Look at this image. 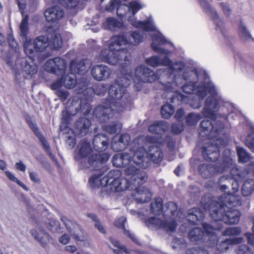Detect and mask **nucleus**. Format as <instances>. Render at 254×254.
Returning a JSON list of instances; mask_svg holds the SVG:
<instances>
[{
  "label": "nucleus",
  "instance_id": "f257e3e1",
  "mask_svg": "<svg viewBox=\"0 0 254 254\" xmlns=\"http://www.w3.org/2000/svg\"><path fill=\"white\" fill-rule=\"evenodd\" d=\"M29 16L25 15L22 18L19 26V35L24 43V50L25 54L28 56V59H23L21 62V69L24 74L23 76L25 79H30L36 74L38 71V66L34 63V59L32 58L34 51L42 52L49 47L50 35L48 34L45 35H40L37 37L33 41L31 39H28L27 36L29 33Z\"/></svg>",
  "mask_w": 254,
  "mask_h": 254
},
{
  "label": "nucleus",
  "instance_id": "f03ea898",
  "mask_svg": "<svg viewBox=\"0 0 254 254\" xmlns=\"http://www.w3.org/2000/svg\"><path fill=\"white\" fill-rule=\"evenodd\" d=\"M209 120L202 121L198 128L199 134L202 137L211 138V141L205 143L201 147L203 158L214 161L220 155V149L227 145L226 141L220 135L223 133L225 125L221 121Z\"/></svg>",
  "mask_w": 254,
  "mask_h": 254
},
{
  "label": "nucleus",
  "instance_id": "7ed1b4c3",
  "mask_svg": "<svg viewBox=\"0 0 254 254\" xmlns=\"http://www.w3.org/2000/svg\"><path fill=\"white\" fill-rule=\"evenodd\" d=\"M143 40V36L137 31H133L129 35L128 40L126 35H117L111 38L109 49H102L99 56L101 60L111 65L126 64L130 56L128 50L121 48L122 45L131 44L137 45Z\"/></svg>",
  "mask_w": 254,
  "mask_h": 254
},
{
  "label": "nucleus",
  "instance_id": "20e7f679",
  "mask_svg": "<svg viewBox=\"0 0 254 254\" xmlns=\"http://www.w3.org/2000/svg\"><path fill=\"white\" fill-rule=\"evenodd\" d=\"M200 203L204 211L209 212L210 217L214 221V225L221 227V229L222 222L228 225H234L240 221L241 213L239 210L232 208L226 210L218 201L214 200L208 194L202 197Z\"/></svg>",
  "mask_w": 254,
  "mask_h": 254
},
{
  "label": "nucleus",
  "instance_id": "39448f33",
  "mask_svg": "<svg viewBox=\"0 0 254 254\" xmlns=\"http://www.w3.org/2000/svg\"><path fill=\"white\" fill-rule=\"evenodd\" d=\"M130 79L126 76L121 77L120 80L112 84L108 90L110 101L109 107L100 105L95 108L93 116L100 123L107 122L113 116L112 104H117L126 94L127 88L131 84Z\"/></svg>",
  "mask_w": 254,
  "mask_h": 254
},
{
  "label": "nucleus",
  "instance_id": "423d86ee",
  "mask_svg": "<svg viewBox=\"0 0 254 254\" xmlns=\"http://www.w3.org/2000/svg\"><path fill=\"white\" fill-rule=\"evenodd\" d=\"M92 152L90 142L87 139L83 138L79 141L74 159L78 162L80 169L93 167L94 170H99V168L105 164L110 157V155L107 153L92 154Z\"/></svg>",
  "mask_w": 254,
  "mask_h": 254
},
{
  "label": "nucleus",
  "instance_id": "0eeeda50",
  "mask_svg": "<svg viewBox=\"0 0 254 254\" xmlns=\"http://www.w3.org/2000/svg\"><path fill=\"white\" fill-rule=\"evenodd\" d=\"M129 150L133 152L131 157L127 153H119L115 154L112 159L114 166L118 168H125V172L127 176H131L138 172H141L132 163L138 166L141 165L144 160L145 149L144 147L138 146L136 148L132 147Z\"/></svg>",
  "mask_w": 254,
  "mask_h": 254
},
{
  "label": "nucleus",
  "instance_id": "6e6552de",
  "mask_svg": "<svg viewBox=\"0 0 254 254\" xmlns=\"http://www.w3.org/2000/svg\"><path fill=\"white\" fill-rule=\"evenodd\" d=\"M219 157L220 156L217 160L213 161H217L215 165L205 163L200 164L198 168L199 174L204 178H211L216 175L226 172L232 167V158L231 157L230 150L225 149L220 160H219Z\"/></svg>",
  "mask_w": 254,
  "mask_h": 254
},
{
  "label": "nucleus",
  "instance_id": "1a4fd4ad",
  "mask_svg": "<svg viewBox=\"0 0 254 254\" xmlns=\"http://www.w3.org/2000/svg\"><path fill=\"white\" fill-rule=\"evenodd\" d=\"M204 230L198 227L192 228L189 233L188 236L191 242L205 243L208 248H213L217 241L216 231L221 230L220 227H214L208 223H203Z\"/></svg>",
  "mask_w": 254,
  "mask_h": 254
},
{
  "label": "nucleus",
  "instance_id": "9d476101",
  "mask_svg": "<svg viewBox=\"0 0 254 254\" xmlns=\"http://www.w3.org/2000/svg\"><path fill=\"white\" fill-rule=\"evenodd\" d=\"M147 179V174L144 171L138 172L131 177V190H135L132 195L137 203L148 202L152 198V194L149 190L142 186Z\"/></svg>",
  "mask_w": 254,
  "mask_h": 254
},
{
  "label": "nucleus",
  "instance_id": "9b49d317",
  "mask_svg": "<svg viewBox=\"0 0 254 254\" xmlns=\"http://www.w3.org/2000/svg\"><path fill=\"white\" fill-rule=\"evenodd\" d=\"M197 78L196 73L192 71L185 70L182 75L175 74L174 76L172 84H175L176 86L182 87L185 93L191 94L196 90L197 81L195 80Z\"/></svg>",
  "mask_w": 254,
  "mask_h": 254
},
{
  "label": "nucleus",
  "instance_id": "f8f14e48",
  "mask_svg": "<svg viewBox=\"0 0 254 254\" xmlns=\"http://www.w3.org/2000/svg\"><path fill=\"white\" fill-rule=\"evenodd\" d=\"M157 79L156 74L144 65L137 66L134 70V75L132 77L134 86L137 91H140L144 83H152Z\"/></svg>",
  "mask_w": 254,
  "mask_h": 254
},
{
  "label": "nucleus",
  "instance_id": "ddd939ff",
  "mask_svg": "<svg viewBox=\"0 0 254 254\" xmlns=\"http://www.w3.org/2000/svg\"><path fill=\"white\" fill-rule=\"evenodd\" d=\"M216 95L217 94L211 95L206 98L202 111L203 115L211 120L216 119V113L220 108V100L216 97Z\"/></svg>",
  "mask_w": 254,
  "mask_h": 254
},
{
  "label": "nucleus",
  "instance_id": "4468645a",
  "mask_svg": "<svg viewBox=\"0 0 254 254\" xmlns=\"http://www.w3.org/2000/svg\"><path fill=\"white\" fill-rule=\"evenodd\" d=\"M67 64L65 61L61 57H55L48 60L45 64L46 70L58 76H62L65 73Z\"/></svg>",
  "mask_w": 254,
  "mask_h": 254
},
{
  "label": "nucleus",
  "instance_id": "2eb2a0df",
  "mask_svg": "<svg viewBox=\"0 0 254 254\" xmlns=\"http://www.w3.org/2000/svg\"><path fill=\"white\" fill-rule=\"evenodd\" d=\"M236 187H233L234 193H224L219 198V203L224 208L235 207L241 204V196L236 193L239 190L238 183L235 182Z\"/></svg>",
  "mask_w": 254,
  "mask_h": 254
},
{
  "label": "nucleus",
  "instance_id": "dca6fc26",
  "mask_svg": "<svg viewBox=\"0 0 254 254\" xmlns=\"http://www.w3.org/2000/svg\"><path fill=\"white\" fill-rule=\"evenodd\" d=\"M122 174L119 176H115L111 183L110 189L115 192H120L127 189L131 190V176L129 180L121 177Z\"/></svg>",
  "mask_w": 254,
  "mask_h": 254
},
{
  "label": "nucleus",
  "instance_id": "f3484780",
  "mask_svg": "<svg viewBox=\"0 0 254 254\" xmlns=\"http://www.w3.org/2000/svg\"><path fill=\"white\" fill-rule=\"evenodd\" d=\"M91 75L96 81H105L109 78L111 74V70L107 66L103 64H96L91 69Z\"/></svg>",
  "mask_w": 254,
  "mask_h": 254
},
{
  "label": "nucleus",
  "instance_id": "a211bd4d",
  "mask_svg": "<svg viewBox=\"0 0 254 254\" xmlns=\"http://www.w3.org/2000/svg\"><path fill=\"white\" fill-rule=\"evenodd\" d=\"M44 14L48 22L55 23L58 22L63 18L64 11L62 7L56 5L46 9Z\"/></svg>",
  "mask_w": 254,
  "mask_h": 254
},
{
  "label": "nucleus",
  "instance_id": "6ab92c4d",
  "mask_svg": "<svg viewBox=\"0 0 254 254\" xmlns=\"http://www.w3.org/2000/svg\"><path fill=\"white\" fill-rule=\"evenodd\" d=\"M26 123L30 129L33 131L36 136L39 139L43 148L45 151L49 155H52V151L50 146L42 132L40 131L39 128L36 123H34L31 119H27Z\"/></svg>",
  "mask_w": 254,
  "mask_h": 254
},
{
  "label": "nucleus",
  "instance_id": "aec40b11",
  "mask_svg": "<svg viewBox=\"0 0 254 254\" xmlns=\"http://www.w3.org/2000/svg\"><path fill=\"white\" fill-rule=\"evenodd\" d=\"M91 126L90 120L86 117H80L75 122L74 128L77 135L82 137L87 134Z\"/></svg>",
  "mask_w": 254,
  "mask_h": 254
},
{
  "label": "nucleus",
  "instance_id": "412c9836",
  "mask_svg": "<svg viewBox=\"0 0 254 254\" xmlns=\"http://www.w3.org/2000/svg\"><path fill=\"white\" fill-rule=\"evenodd\" d=\"M109 145V139L105 134L99 133L93 139L92 146L94 149L99 152L105 151Z\"/></svg>",
  "mask_w": 254,
  "mask_h": 254
},
{
  "label": "nucleus",
  "instance_id": "4be33fe9",
  "mask_svg": "<svg viewBox=\"0 0 254 254\" xmlns=\"http://www.w3.org/2000/svg\"><path fill=\"white\" fill-rule=\"evenodd\" d=\"M91 64V63L88 59H82L77 62L72 61L70 64V71L75 74L83 75L87 72Z\"/></svg>",
  "mask_w": 254,
  "mask_h": 254
},
{
  "label": "nucleus",
  "instance_id": "5701e85b",
  "mask_svg": "<svg viewBox=\"0 0 254 254\" xmlns=\"http://www.w3.org/2000/svg\"><path fill=\"white\" fill-rule=\"evenodd\" d=\"M130 136L126 133L121 134L118 141H114L111 143L112 149L116 152H120L126 149L129 144Z\"/></svg>",
  "mask_w": 254,
  "mask_h": 254
},
{
  "label": "nucleus",
  "instance_id": "b1692460",
  "mask_svg": "<svg viewBox=\"0 0 254 254\" xmlns=\"http://www.w3.org/2000/svg\"><path fill=\"white\" fill-rule=\"evenodd\" d=\"M153 42L151 47L152 49L158 54L167 55L169 52L165 49L160 47V45H164L167 43V40L162 35H154L152 37Z\"/></svg>",
  "mask_w": 254,
  "mask_h": 254
},
{
  "label": "nucleus",
  "instance_id": "393cba45",
  "mask_svg": "<svg viewBox=\"0 0 254 254\" xmlns=\"http://www.w3.org/2000/svg\"><path fill=\"white\" fill-rule=\"evenodd\" d=\"M169 124L164 121H157L150 124L148 127V131L151 133L162 135L167 131Z\"/></svg>",
  "mask_w": 254,
  "mask_h": 254
},
{
  "label": "nucleus",
  "instance_id": "a878e982",
  "mask_svg": "<svg viewBox=\"0 0 254 254\" xmlns=\"http://www.w3.org/2000/svg\"><path fill=\"white\" fill-rule=\"evenodd\" d=\"M243 240V239L242 237H236L232 239H227L218 243V239L217 237V241L214 247L216 246L217 250L220 252H225L229 249L230 245L240 244L242 243Z\"/></svg>",
  "mask_w": 254,
  "mask_h": 254
},
{
  "label": "nucleus",
  "instance_id": "bb28decb",
  "mask_svg": "<svg viewBox=\"0 0 254 254\" xmlns=\"http://www.w3.org/2000/svg\"><path fill=\"white\" fill-rule=\"evenodd\" d=\"M160 65L168 66L172 72H176L184 70L186 66L183 62H177L174 64L167 56L160 59Z\"/></svg>",
  "mask_w": 254,
  "mask_h": 254
},
{
  "label": "nucleus",
  "instance_id": "cd10ccee",
  "mask_svg": "<svg viewBox=\"0 0 254 254\" xmlns=\"http://www.w3.org/2000/svg\"><path fill=\"white\" fill-rule=\"evenodd\" d=\"M148 156L153 163L160 164L163 160L164 154L159 146L152 145L148 148Z\"/></svg>",
  "mask_w": 254,
  "mask_h": 254
},
{
  "label": "nucleus",
  "instance_id": "c85d7f7f",
  "mask_svg": "<svg viewBox=\"0 0 254 254\" xmlns=\"http://www.w3.org/2000/svg\"><path fill=\"white\" fill-rule=\"evenodd\" d=\"M50 35L49 47L53 50L58 51L63 45V40L60 34H58L54 30L48 33Z\"/></svg>",
  "mask_w": 254,
  "mask_h": 254
},
{
  "label": "nucleus",
  "instance_id": "c756f323",
  "mask_svg": "<svg viewBox=\"0 0 254 254\" xmlns=\"http://www.w3.org/2000/svg\"><path fill=\"white\" fill-rule=\"evenodd\" d=\"M204 217V213L200 208L194 207L190 209L187 220L190 224L197 225Z\"/></svg>",
  "mask_w": 254,
  "mask_h": 254
},
{
  "label": "nucleus",
  "instance_id": "7c9ffc66",
  "mask_svg": "<svg viewBox=\"0 0 254 254\" xmlns=\"http://www.w3.org/2000/svg\"><path fill=\"white\" fill-rule=\"evenodd\" d=\"M30 233L34 239L44 248L47 246L48 243L50 242L51 239L50 235L44 230L39 233L36 229H32L31 230Z\"/></svg>",
  "mask_w": 254,
  "mask_h": 254
},
{
  "label": "nucleus",
  "instance_id": "2f4dec72",
  "mask_svg": "<svg viewBox=\"0 0 254 254\" xmlns=\"http://www.w3.org/2000/svg\"><path fill=\"white\" fill-rule=\"evenodd\" d=\"M78 113L75 111L72 112L71 111L63 110L62 111V118L61 121V128L62 129L67 128L73 120V117Z\"/></svg>",
  "mask_w": 254,
  "mask_h": 254
},
{
  "label": "nucleus",
  "instance_id": "473e14b6",
  "mask_svg": "<svg viewBox=\"0 0 254 254\" xmlns=\"http://www.w3.org/2000/svg\"><path fill=\"white\" fill-rule=\"evenodd\" d=\"M130 23L134 27L143 29L146 32L154 31L155 29L153 23L148 20L144 21L134 20L131 22Z\"/></svg>",
  "mask_w": 254,
  "mask_h": 254
},
{
  "label": "nucleus",
  "instance_id": "72a5a7b5",
  "mask_svg": "<svg viewBox=\"0 0 254 254\" xmlns=\"http://www.w3.org/2000/svg\"><path fill=\"white\" fill-rule=\"evenodd\" d=\"M121 175V172L118 170H111L102 178H101V177L100 178L99 185H100L101 187H104L109 185L111 186V180H113V177Z\"/></svg>",
  "mask_w": 254,
  "mask_h": 254
},
{
  "label": "nucleus",
  "instance_id": "f704fd0d",
  "mask_svg": "<svg viewBox=\"0 0 254 254\" xmlns=\"http://www.w3.org/2000/svg\"><path fill=\"white\" fill-rule=\"evenodd\" d=\"M234 161L232 160V167L229 169L227 171L230 170L231 175L235 178V179L244 180L246 178V176L249 174L247 170H242L241 168H239L237 167H233Z\"/></svg>",
  "mask_w": 254,
  "mask_h": 254
},
{
  "label": "nucleus",
  "instance_id": "c9c22d12",
  "mask_svg": "<svg viewBox=\"0 0 254 254\" xmlns=\"http://www.w3.org/2000/svg\"><path fill=\"white\" fill-rule=\"evenodd\" d=\"M64 86L67 89L73 88L77 83V79L75 74L70 71L64 77L63 81Z\"/></svg>",
  "mask_w": 254,
  "mask_h": 254
},
{
  "label": "nucleus",
  "instance_id": "e433bc0d",
  "mask_svg": "<svg viewBox=\"0 0 254 254\" xmlns=\"http://www.w3.org/2000/svg\"><path fill=\"white\" fill-rule=\"evenodd\" d=\"M207 93L211 95H216V91L214 85H209L208 84H205L202 87V89L197 91V94L200 99L203 100L206 96Z\"/></svg>",
  "mask_w": 254,
  "mask_h": 254
},
{
  "label": "nucleus",
  "instance_id": "4c0bfd02",
  "mask_svg": "<svg viewBox=\"0 0 254 254\" xmlns=\"http://www.w3.org/2000/svg\"><path fill=\"white\" fill-rule=\"evenodd\" d=\"M254 191V180L250 179L244 182L242 187V193L245 196L251 195Z\"/></svg>",
  "mask_w": 254,
  "mask_h": 254
},
{
  "label": "nucleus",
  "instance_id": "58836bf2",
  "mask_svg": "<svg viewBox=\"0 0 254 254\" xmlns=\"http://www.w3.org/2000/svg\"><path fill=\"white\" fill-rule=\"evenodd\" d=\"M91 110V105L86 100H81L78 107L75 108V112H78V113H80L84 116L88 115Z\"/></svg>",
  "mask_w": 254,
  "mask_h": 254
},
{
  "label": "nucleus",
  "instance_id": "ea45409f",
  "mask_svg": "<svg viewBox=\"0 0 254 254\" xmlns=\"http://www.w3.org/2000/svg\"><path fill=\"white\" fill-rule=\"evenodd\" d=\"M122 127L121 123L118 122H113L111 124L105 125L103 127V130L110 134L116 133L118 131H120Z\"/></svg>",
  "mask_w": 254,
  "mask_h": 254
},
{
  "label": "nucleus",
  "instance_id": "a19ab883",
  "mask_svg": "<svg viewBox=\"0 0 254 254\" xmlns=\"http://www.w3.org/2000/svg\"><path fill=\"white\" fill-rule=\"evenodd\" d=\"M163 200L161 198L156 199L154 202L151 204V210L156 215H160L163 212Z\"/></svg>",
  "mask_w": 254,
  "mask_h": 254
},
{
  "label": "nucleus",
  "instance_id": "79ce46f5",
  "mask_svg": "<svg viewBox=\"0 0 254 254\" xmlns=\"http://www.w3.org/2000/svg\"><path fill=\"white\" fill-rule=\"evenodd\" d=\"M174 107L170 104L167 103L162 106L161 109L162 117L164 119H169L174 113Z\"/></svg>",
  "mask_w": 254,
  "mask_h": 254
},
{
  "label": "nucleus",
  "instance_id": "37998d69",
  "mask_svg": "<svg viewBox=\"0 0 254 254\" xmlns=\"http://www.w3.org/2000/svg\"><path fill=\"white\" fill-rule=\"evenodd\" d=\"M200 116L199 115L195 114L193 113H190L187 115L185 118L186 123L188 126H195L200 120Z\"/></svg>",
  "mask_w": 254,
  "mask_h": 254
},
{
  "label": "nucleus",
  "instance_id": "c03bdc74",
  "mask_svg": "<svg viewBox=\"0 0 254 254\" xmlns=\"http://www.w3.org/2000/svg\"><path fill=\"white\" fill-rule=\"evenodd\" d=\"M237 153L239 159V161L242 163L247 162L250 159L249 154L243 147H238L237 148Z\"/></svg>",
  "mask_w": 254,
  "mask_h": 254
},
{
  "label": "nucleus",
  "instance_id": "a18cd8bd",
  "mask_svg": "<svg viewBox=\"0 0 254 254\" xmlns=\"http://www.w3.org/2000/svg\"><path fill=\"white\" fill-rule=\"evenodd\" d=\"M103 174H94L89 178L88 183L91 188L95 189L101 187L99 185L100 178L103 176Z\"/></svg>",
  "mask_w": 254,
  "mask_h": 254
},
{
  "label": "nucleus",
  "instance_id": "49530a36",
  "mask_svg": "<svg viewBox=\"0 0 254 254\" xmlns=\"http://www.w3.org/2000/svg\"><path fill=\"white\" fill-rule=\"evenodd\" d=\"M162 222L161 228H163L167 232L175 231L177 226V222L174 220L170 222L162 220Z\"/></svg>",
  "mask_w": 254,
  "mask_h": 254
},
{
  "label": "nucleus",
  "instance_id": "de8ad7c7",
  "mask_svg": "<svg viewBox=\"0 0 254 254\" xmlns=\"http://www.w3.org/2000/svg\"><path fill=\"white\" fill-rule=\"evenodd\" d=\"M7 41L11 50L15 53L19 52V46L12 34H9L7 36Z\"/></svg>",
  "mask_w": 254,
  "mask_h": 254
},
{
  "label": "nucleus",
  "instance_id": "09e8293b",
  "mask_svg": "<svg viewBox=\"0 0 254 254\" xmlns=\"http://www.w3.org/2000/svg\"><path fill=\"white\" fill-rule=\"evenodd\" d=\"M127 6V4H125ZM128 10L133 15H134L140 9L143 8V5L139 2L135 0L130 1L127 5Z\"/></svg>",
  "mask_w": 254,
  "mask_h": 254
},
{
  "label": "nucleus",
  "instance_id": "8fccbe9b",
  "mask_svg": "<svg viewBox=\"0 0 254 254\" xmlns=\"http://www.w3.org/2000/svg\"><path fill=\"white\" fill-rule=\"evenodd\" d=\"M5 176L12 182L16 183L19 186L21 187L23 190L26 191L29 190V188L25 185L21 181L16 178L14 175L10 172L6 171L4 172Z\"/></svg>",
  "mask_w": 254,
  "mask_h": 254
},
{
  "label": "nucleus",
  "instance_id": "3c124183",
  "mask_svg": "<svg viewBox=\"0 0 254 254\" xmlns=\"http://www.w3.org/2000/svg\"><path fill=\"white\" fill-rule=\"evenodd\" d=\"M241 233V230L239 227H229L222 232V235L225 236H238Z\"/></svg>",
  "mask_w": 254,
  "mask_h": 254
},
{
  "label": "nucleus",
  "instance_id": "603ef678",
  "mask_svg": "<svg viewBox=\"0 0 254 254\" xmlns=\"http://www.w3.org/2000/svg\"><path fill=\"white\" fill-rule=\"evenodd\" d=\"M162 220L155 217H151L147 219L145 221L148 227L152 226L161 228Z\"/></svg>",
  "mask_w": 254,
  "mask_h": 254
},
{
  "label": "nucleus",
  "instance_id": "864d4df0",
  "mask_svg": "<svg viewBox=\"0 0 254 254\" xmlns=\"http://www.w3.org/2000/svg\"><path fill=\"white\" fill-rule=\"evenodd\" d=\"M146 64L153 67H156L160 65V58L158 56H153L145 60Z\"/></svg>",
  "mask_w": 254,
  "mask_h": 254
},
{
  "label": "nucleus",
  "instance_id": "5fc2aeb1",
  "mask_svg": "<svg viewBox=\"0 0 254 254\" xmlns=\"http://www.w3.org/2000/svg\"><path fill=\"white\" fill-rule=\"evenodd\" d=\"M237 254H254V252L247 245H240L236 250Z\"/></svg>",
  "mask_w": 254,
  "mask_h": 254
},
{
  "label": "nucleus",
  "instance_id": "6e6d98bb",
  "mask_svg": "<svg viewBox=\"0 0 254 254\" xmlns=\"http://www.w3.org/2000/svg\"><path fill=\"white\" fill-rule=\"evenodd\" d=\"M186 254H209L205 249L197 247L188 249L186 251Z\"/></svg>",
  "mask_w": 254,
  "mask_h": 254
},
{
  "label": "nucleus",
  "instance_id": "4d7b16f0",
  "mask_svg": "<svg viewBox=\"0 0 254 254\" xmlns=\"http://www.w3.org/2000/svg\"><path fill=\"white\" fill-rule=\"evenodd\" d=\"M166 207V211L168 213H170L171 215H174L177 209L176 204L172 201H169L165 204Z\"/></svg>",
  "mask_w": 254,
  "mask_h": 254
},
{
  "label": "nucleus",
  "instance_id": "13d9d810",
  "mask_svg": "<svg viewBox=\"0 0 254 254\" xmlns=\"http://www.w3.org/2000/svg\"><path fill=\"white\" fill-rule=\"evenodd\" d=\"M109 241L112 243V244L114 246V247L118 248L119 249H121L124 251V252L125 253H128V250L127 249L126 246L125 245H121L120 242L115 239L114 238L110 237L109 238Z\"/></svg>",
  "mask_w": 254,
  "mask_h": 254
},
{
  "label": "nucleus",
  "instance_id": "bf43d9fd",
  "mask_svg": "<svg viewBox=\"0 0 254 254\" xmlns=\"http://www.w3.org/2000/svg\"><path fill=\"white\" fill-rule=\"evenodd\" d=\"M185 244V240L183 238H175L172 242V247L174 249L179 248Z\"/></svg>",
  "mask_w": 254,
  "mask_h": 254
},
{
  "label": "nucleus",
  "instance_id": "052dcab7",
  "mask_svg": "<svg viewBox=\"0 0 254 254\" xmlns=\"http://www.w3.org/2000/svg\"><path fill=\"white\" fill-rule=\"evenodd\" d=\"M184 130V126L178 124H173L171 126V132L174 134H179Z\"/></svg>",
  "mask_w": 254,
  "mask_h": 254
},
{
  "label": "nucleus",
  "instance_id": "680f3d73",
  "mask_svg": "<svg viewBox=\"0 0 254 254\" xmlns=\"http://www.w3.org/2000/svg\"><path fill=\"white\" fill-rule=\"evenodd\" d=\"M106 23L110 28H114L119 26L120 22L113 17H109L106 20Z\"/></svg>",
  "mask_w": 254,
  "mask_h": 254
},
{
  "label": "nucleus",
  "instance_id": "e2e57ef3",
  "mask_svg": "<svg viewBox=\"0 0 254 254\" xmlns=\"http://www.w3.org/2000/svg\"><path fill=\"white\" fill-rule=\"evenodd\" d=\"M239 35L244 38H249L250 34L247 30L246 27L242 24H240L239 26Z\"/></svg>",
  "mask_w": 254,
  "mask_h": 254
},
{
  "label": "nucleus",
  "instance_id": "0e129e2a",
  "mask_svg": "<svg viewBox=\"0 0 254 254\" xmlns=\"http://www.w3.org/2000/svg\"><path fill=\"white\" fill-rule=\"evenodd\" d=\"M56 94L62 101H65L69 96L68 92L63 90H57Z\"/></svg>",
  "mask_w": 254,
  "mask_h": 254
},
{
  "label": "nucleus",
  "instance_id": "69168bd1",
  "mask_svg": "<svg viewBox=\"0 0 254 254\" xmlns=\"http://www.w3.org/2000/svg\"><path fill=\"white\" fill-rule=\"evenodd\" d=\"M66 143L69 148L72 149L76 144V139L75 136H68L66 139Z\"/></svg>",
  "mask_w": 254,
  "mask_h": 254
},
{
  "label": "nucleus",
  "instance_id": "338daca9",
  "mask_svg": "<svg viewBox=\"0 0 254 254\" xmlns=\"http://www.w3.org/2000/svg\"><path fill=\"white\" fill-rule=\"evenodd\" d=\"M198 0L201 6L206 12H209L211 11L212 9L211 5L208 1H207L206 0Z\"/></svg>",
  "mask_w": 254,
  "mask_h": 254
},
{
  "label": "nucleus",
  "instance_id": "774afa93",
  "mask_svg": "<svg viewBox=\"0 0 254 254\" xmlns=\"http://www.w3.org/2000/svg\"><path fill=\"white\" fill-rule=\"evenodd\" d=\"M185 116V111L183 108H180L177 110L175 115V119L180 122H182L184 120Z\"/></svg>",
  "mask_w": 254,
  "mask_h": 254
}]
</instances>
